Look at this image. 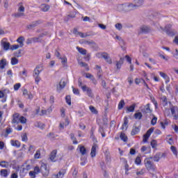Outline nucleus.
Here are the masks:
<instances>
[{
    "instance_id": "nucleus-1",
    "label": "nucleus",
    "mask_w": 178,
    "mask_h": 178,
    "mask_svg": "<svg viewBox=\"0 0 178 178\" xmlns=\"http://www.w3.org/2000/svg\"><path fill=\"white\" fill-rule=\"evenodd\" d=\"M118 12H131L136 9L135 6L133 3H125L123 4H118L117 6Z\"/></svg>"
},
{
    "instance_id": "nucleus-2",
    "label": "nucleus",
    "mask_w": 178,
    "mask_h": 178,
    "mask_svg": "<svg viewBox=\"0 0 178 178\" xmlns=\"http://www.w3.org/2000/svg\"><path fill=\"white\" fill-rule=\"evenodd\" d=\"M25 10H26V8L23 5V2H19L18 3L17 12L14 13L13 16H14V17H16V18L24 17V16H26V14H24Z\"/></svg>"
},
{
    "instance_id": "nucleus-3",
    "label": "nucleus",
    "mask_w": 178,
    "mask_h": 178,
    "mask_svg": "<svg viewBox=\"0 0 178 178\" xmlns=\"http://www.w3.org/2000/svg\"><path fill=\"white\" fill-rule=\"evenodd\" d=\"M96 57L99 59H104L106 63L108 65H112V58H111V56L107 52H99L95 54Z\"/></svg>"
},
{
    "instance_id": "nucleus-4",
    "label": "nucleus",
    "mask_w": 178,
    "mask_h": 178,
    "mask_svg": "<svg viewBox=\"0 0 178 178\" xmlns=\"http://www.w3.org/2000/svg\"><path fill=\"white\" fill-rule=\"evenodd\" d=\"M161 30L162 31H165L168 35H171L173 36L175 35V33L171 30L172 29V25L168 24L165 26V28L160 26Z\"/></svg>"
},
{
    "instance_id": "nucleus-5",
    "label": "nucleus",
    "mask_w": 178,
    "mask_h": 178,
    "mask_svg": "<svg viewBox=\"0 0 178 178\" xmlns=\"http://www.w3.org/2000/svg\"><path fill=\"white\" fill-rule=\"evenodd\" d=\"M82 91L83 92H86L87 95L90 97V98H94V94L92 93V89L90 87L87 86V85H83L82 86Z\"/></svg>"
},
{
    "instance_id": "nucleus-6",
    "label": "nucleus",
    "mask_w": 178,
    "mask_h": 178,
    "mask_svg": "<svg viewBox=\"0 0 178 178\" xmlns=\"http://www.w3.org/2000/svg\"><path fill=\"white\" fill-rule=\"evenodd\" d=\"M145 166L147 170H154V163L149 161V159H145Z\"/></svg>"
},
{
    "instance_id": "nucleus-7",
    "label": "nucleus",
    "mask_w": 178,
    "mask_h": 178,
    "mask_svg": "<svg viewBox=\"0 0 178 178\" xmlns=\"http://www.w3.org/2000/svg\"><path fill=\"white\" fill-rule=\"evenodd\" d=\"M154 128L152 127L150 128L145 135H143V143H147L148 141V138H149L151 134L154 133Z\"/></svg>"
},
{
    "instance_id": "nucleus-8",
    "label": "nucleus",
    "mask_w": 178,
    "mask_h": 178,
    "mask_svg": "<svg viewBox=\"0 0 178 178\" xmlns=\"http://www.w3.org/2000/svg\"><path fill=\"white\" fill-rule=\"evenodd\" d=\"M66 87V82L63 81V79L60 80L59 84L56 86V91L57 92H60Z\"/></svg>"
},
{
    "instance_id": "nucleus-9",
    "label": "nucleus",
    "mask_w": 178,
    "mask_h": 178,
    "mask_svg": "<svg viewBox=\"0 0 178 178\" xmlns=\"http://www.w3.org/2000/svg\"><path fill=\"white\" fill-rule=\"evenodd\" d=\"M41 170L44 177H47L49 175V170L47 169V164L42 163Z\"/></svg>"
},
{
    "instance_id": "nucleus-10",
    "label": "nucleus",
    "mask_w": 178,
    "mask_h": 178,
    "mask_svg": "<svg viewBox=\"0 0 178 178\" xmlns=\"http://www.w3.org/2000/svg\"><path fill=\"white\" fill-rule=\"evenodd\" d=\"M149 31H151V27H149V26L143 25L140 27L139 34H147V33H149Z\"/></svg>"
},
{
    "instance_id": "nucleus-11",
    "label": "nucleus",
    "mask_w": 178,
    "mask_h": 178,
    "mask_svg": "<svg viewBox=\"0 0 178 178\" xmlns=\"http://www.w3.org/2000/svg\"><path fill=\"white\" fill-rule=\"evenodd\" d=\"M171 113L174 116L175 119H178V107L176 106H172L170 108Z\"/></svg>"
},
{
    "instance_id": "nucleus-12",
    "label": "nucleus",
    "mask_w": 178,
    "mask_h": 178,
    "mask_svg": "<svg viewBox=\"0 0 178 178\" xmlns=\"http://www.w3.org/2000/svg\"><path fill=\"white\" fill-rule=\"evenodd\" d=\"M11 123L17 124L20 123V115L19 113H15L13 115V120Z\"/></svg>"
},
{
    "instance_id": "nucleus-13",
    "label": "nucleus",
    "mask_w": 178,
    "mask_h": 178,
    "mask_svg": "<svg viewBox=\"0 0 178 178\" xmlns=\"http://www.w3.org/2000/svg\"><path fill=\"white\" fill-rule=\"evenodd\" d=\"M38 24H41V20L34 21L31 24L27 25V29L29 30H31L34 29L35 27H37Z\"/></svg>"
},
{
    "instance_id": "nucleus-14",
    "label": "nucleus",
    "mask_w": 178,
    "mask_h": 178,
    "mask_svg": "<svg viewBox=\"0 0 178 178\" xmlns=\"http://www.w3.org/2000/svg\"><path fill=\"white\" fill-rule=\"evenodd\" d=\"M123 63H124V58L122 57L120 58V60L115 61V66H116L117 70H120V69H122V66Z\"/></svg>"
},
{
    "instance_id": "nucleus-15",
    "label": "nucleus",
    "mask_w": 178,
    "mask_h": 178,
    "mask_svg": "<svg viewBox=\"0 0 178 178\" xmlns=\"http://www.w3.org/2000/svg\"><path fill=\"white\" fill-rule=\"evenodd\" d=\"M97 148H98V145L94 144L91 149L90 155L92 158H95V156L97 155Z\"/></svg>"
},
{
    "instance_id": "nucleus-16",
    "label": "nucleus",
    "mask_w": 178,
    "mask_h": 178,
    "mask_svg": "<svg viewBox=\"0 0 178 178\" xmlns=\"http://www.w3.org/2000/svg\"><path fill=\"white\" fill-rule=\"evenodd\" d=\"M58 151L56 149L53 150L49 156V159L51 162H56V160H55V158H56V154Z\"/></svg>"
},
{
    "instance_id": "nucleus-17",
    "label": "nucleus",
    "mask_w": 178,
    "mask_h": 178,
    "mask_svg": "<svg viewBox=\"0 0 178 178\" xmlns=\"http://www.w3.org/2000/svg\"><path fill=\"white\" fill-rule=\"evenodd\" d=\"M129 127V118L127 117H124V123L121 127L122 130H126Z\"/></svg>"
},
{
    "instance_id": "nucleus-18",
    "label": "nucleus",
    "mask_w": 178,
    "mask_h": 178,
    "mask_svg": "<svg viewBox=\"0 0 178 178\" xmlns=\"http://www.w3.org/2000/svg\"><path fill=\"white\" fill-rule=\"evenodd\" d=\"M144 3V0H134V6H135L136 8H140V6H143Z\"/></svg>"
},
{
    "instance_id": "nucleus-19",
    "label": "nucleus",
    "mask_w": 178,
    "mask_h": 178,
    "mask_svg": "<svg viewBox=\"0 0 178 178\" xmlns=\"http://www.w3.org/2000/svg\"><path fill=\"white\" fill-rule=\"evenodd\" d=\"M66 175V169H61L59 172L56 175V178H63V176Z\"/></svg>"
},
{
    "instance_id": "nucleus-20",
    "label": "nucleus",
    "mask_w": 178,
    "mask_h": 178,
    "mask_svg": "<svg viewBox=\"0 0 178 178\" xmlns=\"http://www.w3.org/2000/svg\"><path fill=\"white\" fill-rule=\"evenodd\" d=\"M141 112H143V113H151V108H149V104H147L146 106H145L144 108L141 110Z\"/></svg>"
},
{
    "instance_id": "nucleus-21",
    "label": "nucleus",
    "mask_w": 178,
    "mask_h": 178,
    "mask_svg": "<svg viewBox=\"0 0 178 178\" xmlns=\"http://www.w3.org/2000/svg\"><path fill=\"white\" fill-rule=\"evenodd\" d=\"M2 47L4 51H9V49H10V43L8 42H3Z\"/></svg>"
},
{
    "instance_id": "nucleus-22",
    "label": "nucleus",
    "mask_w": 178,
    "mask_h": 178,
    "mask_svg": "<svg viewBox=\"0 0 178 178\" xmlns=\"http://www.w3.org/2000/svg\"><path fill=\"white\" fill-rule=\"evenodd\" d=\"M2 98H3V99H1V102L5 103L6 102L7 98H8V95H6L3 92V91L0 90V99H2Z\"/></svg>"
},
{
    "instance_id": "nucleus-23",
    "label": "nucleus",
    "mask_w": 178,
    "mask_h": 178,
    "mask_svg": "<svg viewBox=\"0 0 178 178\" xmlns=\"http://www.w3.org/2000/svg\"><path fill=\"white\" fill-rule=\"evenodd\" d=\"M17 42H18V44H19L20 48H23V47L24 46V37L23 36L19 37L17 40Z\"/></svg>"
},
{
    "instance_id": "nucleus-24",
    "label": "nucleus",
    "mask_w": 178,
    "mask_h": 178,
    "mask_svg": "<svg viewBox=\"0 0 178 178\" xmlns=\"http://www.w3.org/2000/svg\"><path fill=\"white\" fill-rule=\"evenodd\" d=\"M79 151L81 154V155H86L87 154V149L86 147L81 145H79Z\"/></svg>"
},
{
    "instance_id": "nucleus-25",
    "label": "nucleus",
    "mask_w": 178,
    "mask_h": 178,
    "mask_svg": "<svg viewBox=\"0 0 178 178\" xmlns=\"http://www.w3.org/2000/svg\"><path fill=\"white\" fill-rule=\"evenodd\" d=\"M49 5L48 4H42L40 6V9L42 10V12H48V10H49Z\"/></svg>"
},
{
    "instance_id": "nucleus-26",
    "label": "nucleus",
    "mask_w": 178,
    "mask_h": 178,
    "mask_svg": "<svg viewBox=\"0 0 178 178\" xmlns=\"http://www.w3.org/2000/svg\"><path fill=\"white\" fill-rule=\"evenodd\" d=\"M8 63H6V59L3 58L0 60V69H5V66H6Z\"/></svg>"
},
{
    "instance_id": "nucleus-27",
    "label": "nucleus",
    "mask_w": 178,
    "mask_h": 178,
    "mask_svg": "<svg viewBox=\"0 0 178 178\" xmlns=\"http://www.w3.org/2000/svg\"><path fill=\"white\" fill-rule=\"evenodd\" d=\"M140 131V127H134L131 132V136H136V134H137L138 133H139Z\"/></svg>"
},
{
    "instance_id": "nucleus-28",
    "label": "nucleus",
    "mask_w": 178,
    "mask_h": 178,
    "mask_svg": "<svg viewBox=\"0 0 178 178\" xmlns=\"http://www.w3.org/2000/svg\"><path fill=\"white\" fill-rule=\"evenodd\" d=\"M76 11H72L70 12V14L67 16V20H69V19H74V17H76Z\"/></svg>"
},
{
    "instance_id": "nucleus-29",
    "label": "nucleus",
    "mask_w": 178,
    "mask_h": 178,
    "mask_svg": "<svg viewBox=\"0 0 178 178\" xmlns=\"http://www.w3.org/2000/svg\"><path fill=\"white\" fill-rule=\"evenodd\" d=\"M76 49L79 52V54H81V55H87L86 49L79 47H76Z\"/></svg>"
},
{
    "instance_id": "nucleus-30",
    "label": "nucleus",
    "mask_w": 178,
    "mask_h": 178,
    "mask_svg": "<svg viewBox=\"0 0 178 178\" xmlns=\"http://www.w3.org/2000/svg\"><path fill=\"white\" fill-rule=\"evenodd\" d=\"M0 175L1 176H2V177H8V176L9 175V174L8 173V170L6 169L1 170Z\"/></svg>"
},
{
    "instance_id": "nucleus-31",
    "label": "nucleus",
    "mask_w": 178,
    "mask_h": 178,
    "mask_svg": "<svg viewBox=\"0 0 178 178\" xmlns=\"http://www.w3.org/2000/svg\"><path fill=\"white\" fill-rule=\"evenodd\" d=\"M160 76H161V77H163V78L165 79V83H166V84H168V83H169L170 79H169V76H168L166 74H165V73L161 72H160Z\"/></svg>"
},
{
    "instance_id": "nucleus-32",
    "label": "nucleus",
    "mask_w": 178,
    "mask_h": 178,
    "mask_svg": "<svg viewBox=\"0 0 178 178\" xmlns=\"http://www.w3.org/2000/svg\"><path fill=\"white\" fill-rule=\"evenodd\" d=\"M134 118L136 119L137 120H141L143 119V113H136L134 115Z\"/></svg>"
},
{
    "instance_id": "nucleus-33",
    "label": "nucleus",
    "mask_w": 178,
    "mask_h": 178,
    "mask_svg": "<svg viewBox=\"0 0 178 178\" xmlns=\"http://www.w3.org/2000/svg\"><path fill=\"white\" fill-rule=\"evenodd\" d=\"M11 145L13 147H17V148H19L20 147V142L18 140H11Z\"/></svg>"
},
{
    "instance_id": "nucleus-34",
    "label": "nucleus",
    "mask_w": 178,
    "mask_h": 178,
    "mask_svg": "<svg viewBox=\"0 0 178 178\" xmlns=\"http://www.w3.org/2000/svg\"><path fill=\"white\" fill-rule=\"evenodd\" d=\"M42 72V70H33V77L40 76V74Z\"/></svg>"
},
{
    "instance_id": "nucleus-35",
    "label": "nucleus",
    "mask_w": 178,
    "mask_h": 178,
    "mask_svg": "<svg viewBox=\"0 0 178 178\" xmlns=\"http://www.w3.org/2000/svg\"><path fill=\"white\" fill-rule=\"evenodd\" d=\"M0 166H1V168H9V163L5 161H1Z\"/></svg>"
},
{
    "instance_id": "nucleus-36",
    "label": "nucleus",
    "mask_w": 178,
    "mask_h": 178,
    "mask_svg": "<svg viewBox=\"0 0 178 178\" xmlns=\"http://www.w3.org/2000/svg\"><path fill=\"white\" fill-rule=\"evenodd\" d=\"M35 127H38L39 129H41V130H44V129L45 128V124H44L42 122H36Z\"/></svg>"
},
{
    "instance_id": "nucleus-37",
    "label": "nucleus",
    "mask_w": 178,
    "mask_h": 178,
    "mask_svg": "<svg viewBox=\"0 0 178 178\" xmlns=\"http://www.w3.org/2000/svg\"><path fill=\"white\" fill-rule=\"evenodd\" d=\"M89 109L90 112H92V113H94L95 115L98 114V111H97V108H95V107H94L93 106H90Z\"/></svg>"
},
{
    "instance_id": "nucleus-38",
    "label": "nucleus",
    "mask_w": 178,
    "mask_h": 178,
    "mask_svg": "<svg viewBox=\"0 0 178 178\" xmlns=\"http://www.w3.org/2000/svg\"><path fill=\"white\" fill-rule=\"evenodd\" d=\"M134 109H136V104H134L127 108V112H134Z\"/></svg>"
},
{
    "instance_id": "nucleus-39",
    "label": "nucleus",
    "mask_w": 178,
    "mask_h": 178,
    "mask_svg": "<svg viewBox=\"0 0 178 178\" xmlns=\"http://www.w3.org/2000/svg\"><path fill=\"white\" fill-rule=\"evenodd\" d=\"M17 63H19V60L16 58V57H13L11 58V65H13V66H15V65H17Z\"/></svg>"
},
{
    "instance_id": "nucleus-40",
    "label": "nucleus",
    "mask_w": 178,
    "mask_h": 178,
    "mask_svg": "<svg viewBox=\"0 0 178 178\" xmlns=\"http://www.w3.org/2000/svg\"><path fill=\"white\" fill-rule=\"evenodd\" d=\"M120 138H121V140L122 141H124V143L127 142V136H126V134L121 133Z\"/></svg>"
},
{
    "instance_id": "nucleus-41",
    "label": "nucleus",
    "mask_w": 178,
    "mask_h": 178,
    "mask_svg": "<svg viewBox=\"0 0 178 178\" xmlns=\"http://www.w3.org/2000/svg\"><path fill=\"white\" fill-rule=\"evenodd\" d=\"M160 159H161V153L156 154L154 157V162H159Z\"/></svg>"
},
{
    "instance_id": "nucleus-42",
    "label": "nucleus",
    "mask_w": 178,
    "mask_h": 178,
    "mask_svg": "<svg viewBox=\"0 0 178 178\" xmlns=\"http://www.w3.org/2000/svg\"><path fill=\"white\" fill-rule=\"evenodd\" d=\"M41 156V152L40 149H38L34 155L35 159H40V157Z\"/></svg>"
},
{
    "instance_id": "nucleus-43",
    "label": "nucleus",
    "mask_w": 178,
    "mask_h": 178,
    "mask_svg": "<svg viewBox=\"0 0 178 178\" xmlns=\"http://www.w3.org/2000/svg\"><path fill=\"white\" fill-rule=\"evenodd\" d=\"M19 122L22 124H26V123L27 122V119H26L25 117L21 116L19 117Z\"/></svg>"
},
{
    "instance_id": "nucleus-44",
    "label": "nucleus",
    "mask_w": 178,
    "mask_h": 178,
    "mask_svg": "<svg viewBox=\"0 0 178 178\" xmlns=\"http://www.w3.org/2000/svg\"><path fill=\"white\" fill-rule=\"evenodd\" d=\"M51 140H55L56 137H58L57 135H56L54 133H49V135L47 136Z\"/></svg>"
},
{
    "instance_id": "nucleus-45",
    "label": "nucleus",
    "mask_w": 178,
    "mask_h": 178,
    "mask_svg": "<svg viewBox=\"0 0 178 178\" xmlns=\"http://www.w3.org/2000/svg\"><path fill=\"white\" fill-rule=\"evenodd\" d=\"M73 93L75 94V95H80V90H79L78 88H75L74 86L72 87Z\"/></svg>"
},
{
    "instance_id": "nucleus-46",
    "label": "nucleus",
    "mask_w": 178,
    "mask_h": 178,
    "mask_svg": "<svg viewBox=\"0 0 178 178\" xmlns=\"http://www.w3.org/2000/svg\"><path fill=\"white\" fill-rule=\"evenodd\" d=\"M115 27L117 30H118L119 31H120V30H122V29H123V25H122V24L120 23H117L115 25Z\"/></svg>"
},
{
    "instance_id": "nucleus-47",
    "label": "nucleus",
    "mask_w": 178,
    "mask_h": 178,
    "mask_svg": "<svg viewBox=\"0 0 178 178\" xmlns=\"http://www.w3.org/2000/svg\"><path fill=\"white\" fill-rule=\"evenodd\" d=\"M19 48H20V45L13 44L10 47V49H11V51H15L16 49H19Z\"/></svg>"
},
{
    "instance_id": "nucleus-48",
    "label": "nucleus",
    "mask_w": 178,
    "mask_h": 178,
    "mask_svg": "<svg viewBox=\"0 0 178 178\" xmlns=\"http://www.w3.org/2000/svg\"><path fill=\"white\" fill-rule=\"evenodd\" d=\"M162 101H163V106H166V105H168V98H166V96H163L161 98Z\"/></svg>"
},
{
    "instance_id": "nucleus-49",
    "label": "nucleus",
    "mask_w": 178,
    "mask_h": 178,
    "mask_svg": "<svg viewBox=\"0 0 178 178\" xmlns=\"http://www.w3.org/2000/svg\"><path fill=\"white\" fill-rule=\"evenodd\" d=\"M124 106V100H121L118 104V109H123Z\"/></svg>"
},
{
    "instance_id": "nucleus-50",
    "label": "nucleus",
    "mask_w": 178,
    "mask_h": 178,
    "mask_svg": "<svg viewBox=\"0 0 178 178\" xmlns=\"http://www.w3.org/2000/svg\"><path fill=\"white\" fill-rule=\"evenodd\" d=\"M135 83H136V84H140V83H145V81L143 79L136 78L135 79Z\"/></svg>"
},
{
    "instance_id": "nucleus-51",
    "label": "nucleus",
    "mask_w": 178,
    "mask_h": 178,
    "mask_svg": "<svg viewBox=\"0 0 178 178\" xmlns=\"http://www.w3.org/2000/svg\"><path fill=\"white\" fill-rule=\"evenodd\" d=\"M170 149L174 155H175V156H177V150L176 149V147L175 146H171Z\"/></svg>"
},
{
    "instance_id": "nucleus-52",
    "label": "nucleus",
    "mask_w": 178,
    "mask_h": 178,
    "mask_svg": "<svg viewBox=\"0 0 178 178\" xmlns=\"http://www.w3.org/2000/svg\"><path fill=\"white\" fill-rule=\"evenodd\" d=\"M135 163H136V165H140V163H141V158H140V156H137L136 158Z\"/></svg>"
},
{
    "instance_id": "nucleus-53",
    "label": "nucleus",
    "mask_w": 178,
    "mask_h": 178,
    "mask_svg": "<svg viewBox=\"0 0 178 178\" xmlns=\"http://www.w3.org/2000/svg\"><path fill=\"white\" fill-rule=\"evenodd\" d=\"M85 44H87L88 45H91L92 47L97 45V44L94 41H86Z\"/></svg>"
},
{
    "instance_id": "nucleus-54",
    "label": "nucleus",
    "mask_w": 178,
    "mask_h": 178,
    "mask_svg": "<svg viewBox=\"0 0 178 178\" xmlns=\"http://www.w3.org/2000/svg\"><path fill=\"white\" fill-rule=\"evenodd\" d=\"M65 101L67 104H68L69 105H72V100L70 96H66Z\"/></svg>"
},
{
    "instance_id": "nucleus-55",
    "label": "nucleus",
    "mask_w": 178,
    "mask_h": 178,
    "mask_svg": "<svg viewBox=\"0 0 178 178\" xmlns=\"http://www.w3.org/2000/svg\"><path fill=\"white\" fill-rule=\"evenodd\" d=\"M33 42H42V38H33Z\"/></svg>"
},
{
    "instance_id": "nucleus-56",
    "label": "nucleus",
    "mask_w": 178,
    "mask_h": 178,
    "mask_svg": "<svg viewBox=\"0 0 178 178\" xmlns=\"http://www.w3.org/2000/svg\"><path fill=\"white\" fill-rule=\"evenodd\" d=\"M78 86L81 89L83 87H84V85H83V81H81V79H79L78 80Z\"/></svg>"
},
{
    "instance_id": "nucleus-57",
    "label": "nucleus",
    "mask_w": 178,
    "mask_h": 178,
    "mask_svg": "<svg viewBox=\"0 0 178 178\" xmlns=\"http://www.w3.org/2000/svg\"><path fill=\"white\" fill-rule=\"evenodd\" d=\"M156 120H158V118L156 117H154L152 119L151 124L152 126H155L156 124Z\"/></svg>"
},
{
    "instance_id": "nucleus-58",
    "label": "nucleus",
    "mask_w": 178,
    "mask_h": 178,
    "mask_svg": "<svg viewBox=\"0 0 178 178\" xmlns=\"http://www.w3.org/2000/svg\"><path fill=\"white\" fill-rule=\"evenodd\" d=\"M33 42H34V39L33 38H28L26 40V44L29 45L30 44H33Z\"/></svg>"
},
{
    "instance_id": "nucleus-59",
    "label": "nucleus",
    "mask_w": 178,
    "mask_h": 178,
    "mask_svg": "<svg viewBox=\"0 0 178 178\" xmlns=\"http://www.w3.org/2000/svg\"><path fill=\"white\" fill-rule=\"evenodd\" d=\"M35 79V83L36 84H38V83H40V81H41V77L40 76H33Z\"/></svg>"
},
{
    "instance_id": "nucleus-60",
    "label": "nucleus",
    "mask_w": 178,
    "mask_h": 178,
    "mask_svg": "<svg viewBox=\"0 0 178 178\" xmlns=\"http://www.w3.org/2000/svg\"><path fill=\"white\" fill-rule=\"evenodd\" d=\"M21 86L22 85L20 83H16L15 85H14L15 91H17V90H19V88H20Z\"/></svg>"
},
{
    "instance_id": "nucleus-61",
    "label": "nucleus",
    "mask_w": 178,
    "mask_h": 178,
    "mask_svg": "<svg viewBox=\"0 0 178 178\" xmlns=\"http://www.w3.org/2000/svg\"><path fill=\"white\" fill-rule=\"evenodd\" d=\"M33 172H34L36 175H38V174L40 173V167H38V166L35 167Z\"/></svg>"
},
{
    "instance_id": "nucleus-62",
    "label": "nucleus",
    "mask_w": 178,
    "mask_h": 178,
    "mask_svg": "<svg viewBox=\"0 0 178 178\" xmlns=\"http://www.w3.org/2000/svg\"><path fill=\"white\" fill-rule=\"evenodd\" d=\"M22 141H27L29 138H27V134H24L22 136Z\"/></svg>"
},
{
    "instance_id": "nucleus-63",
    "label": "nucleus",
    "mask_w": 178,
    "mask_h": 178,
    "mask_svg": "<svg viewBox=\"0 0 178 178\" xmlns=\"http://www.w3.org/2000/svg\"><path fill=\"white\" fill-rule=\"evenodd\" d=\"M151 145L152 148H155V147H156V140H152Z\"/></svg>"
},
{
    "instance_id": "nucleus-64",
    "label": "nucleus",
    "mask_w": 178,
    "mask_h": 178,
    "mask_svg": "<svg viewBox=\"0 0 178 178\" xmlns=\"http://www.w3.org/2000/svg\"><path fill=\"white\" fill-rule=\"evenodd\" d=\"M174 58H175V59H178V49H175V53L173 54Z\"/></svg>"
}]
</instances>
